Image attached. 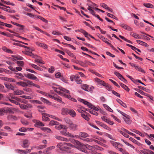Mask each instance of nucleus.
Instances as JSON below:
<instances>
[{
    "mask_svg": "<svg viewBox=\"0 0 154 154\" xmlns=\"http://www.w3.org/2000/svg\"><path fill=\"white\" fill-rule=\"evenodd\" d=\"M59 89L62 91L66 93L62 92L61 91H58L57 90H55L57 92L59 93V94L63 97H66L69 99L71 100L72 101H75L76 100L75 99L71 97L69 94V91L68 90L62 87H59Z\"/></svg>",
    "mask_w": 154,
    "mask_h": 154,
    "instance_id": "f257e3e1",
    "label": "nucleus"
},
{
    "mask_svg": "<svg viewBox=\"0 0 154 154\" xmlns=\"http://www.w3.org/2000/svg\"><path fill=\"white\" fill-rule=\"evenodd\" d=\"M72 146V145L70 143L64 142L58 143L57 147L61 150L66 151V150H69Z\"/></svg>",
    "mask_w": 154,
    "mask_h": 154,
    "instance_id": "f03ea898",
    "label": "nucleus"
},
{
    "mask_svg": "<svg viewBox=\"0 0 154 154\" xmlns=\"http://www.w3.org/2000/svg\"><path fill=\"white\" fill-rule=\"evenodd\" d=\"M60 133L62 135H64L65 136L72 138H74L75 137L77 136V135H74L72 134L67 131H60Z\"/></svg>",
    "mask_w": 154,
    "mask_h": 154,
    "instance_id": "7ed1b4c3",
    "label": "nucleus"
},
{
    "mask_svg": "<svg viewBox=\"0 0 154 154\" xmlns=\"http://www.w3.org/2000/svg\"><path fill=\"white\" fill-rule=\"evenodd\" d=\"M23 75L29 79L35 80H37V77L32 74L27 73H24Z\"/></svg>",
    "mask_w": 154,
    "mask_h": 154,
    "instance_id": "20e7f679",
    "label": "nucleus"
},
{
    "mask_svg": "<svg viewBox=\"0 0 154 154\" xmlns=\"http://www.w3.org/2000/svg\"><path fill=\"white\" fill-rule=\"evenodd\" d=\"M69 129L73 131H76L78 129V125L76 124H74L72 122L69 125Z\"/></svg>",
    "mask_w": 154,
    "mask_h": 154,
    "instance_id": "39448f33",
    "label": "nucleus"
},
{
    "mask_svg": "<svg viewBox=\"0 0 154 154\" xmlns=\"http://www.w3.org/2000/svg\"><path fill=\"white\" fill-rule=\"evenodd\" d=\"M3 111V113H9L10 114H13L14 113V112L13 110H14V109H11L10 108L6 107L5 108H2Z\"/></svg>",
    "mask_w": 154,
    "mask_h": 154,
    "instance_id": "423d86ee",
    "label": "nucleus"
},
{
    "mask_svg": "<svg viewBox=\"0 0 154 154\" xmlns=\"http://www.w3.org/2000/svg\"><path fill=\"white\" fill-rule=\"evenodd\" d=\"M101 38L104 42L109 45L111 47L114 49V50L116 51H118L114 48L113 46L109 42V40L107 38H105L103 36H101Z\"/></svg>",
    "mask_w": 154,
    "mask_h": 154,
    "instance_id": "0eeeda50",
    "label": "nucleus"
},
{
    "mask_svg": "<svg viewBox=\"0 0 154 154\" xmlns=\"http://www.w3.org/2000/svg\"><path fill=\"white\" fill-rule=\"evenodd\" d=\"M56 139L62 141L68 142L69 140L68 139L59 135H55L54 136Z\"/></svg>",
    "mask_w": 154,
    "mask_h": 154,
    "instance_id": "6e6552de",
    "label": "nucleus"
},
{
    "mask_svg": "<svg viewBox=\"0 0 154 154\" xmlns=\"http://www.w3.org/2000/svg\"><path fill=\"white\" fill-rule=\"evenodd\" d=\"M33 121L35 123V126L37 127H40L41 126H44V125L42 122L38 120H34Z\"/></svg>",
    "mask_w": 154,
    "mask_h": 154,
    "instance_id": "1a4fd4ad",
    "label": "nucleus"
},
{
    "mask_svg": "<svg viewBox=\"0 0 154 154\" xmlns=\"http://www.w3.org/2000/svg\"><path fill=\"white\" fill-rule=\"evenodd\" d=\"M30 143L29 141L27 139L24 140L23 142V144L22 146L25 148H27L29 146Z\"/></svg>",
    "mask_w": 154,
    "mask_h": 154,
    "instance_id": "9d476101",
    "label": "nucleus"
},
{
    "mask_svg": "<svg viewBox=\"0 0 154 154\" xmlns=\"http://www.w3.org/2000/svg\"><path fill=\"white\" fill-rule=\"evenodd\" d=\"M120 26L124 29H126L129 31H132L133 30L132 28L126 24L123 23L121 24L120 25Z\"/></svg>",
    "mask_w": 154,
    "mask_h": 154,
    "instance_id": "9b49d317",
    "label": "nucleus"
},
{
    "mask_svg": "<svg viewBox=\"0 0 154 154\" xmlns=\"http://www.w3.org/2000/svg\"><path fill=\"white\" fill-rule=\"evenodd\" d=\"M55 148L54 146H52L48 148L45 150L43 152L44 154H50V152L49 151L50 150H51Z\"/></svg>",
    "mask_w": 154,
    "mask_h": 154,
    "instance_id": "f8f14e48",
    "label": "nucleus"
},
{
    "mask_svg": "<svg viewBox=\"0 0 154 154\" xmlns=\"http://www.w3.org/2000/svg\"><path fill=\"white\" fill-rule=\"evenodd\" d=\"M89 137V135L86 133L84 132H80L79 133V137L80 139L84 137Z\"/></svg>",
    "mask_w": 154,
    "mask_h": 154,
    "instance_id": "ddd939ff",
    "label": "nucleus"
},
{
    "mask_svg": "<svg viewBox=\"0 0 154 154\" xmlns=\"http://www.w3.org/2000/svg\"><path fill=\"white\" fill-rule=\"evenodd\" d=\"M25 87L28 86L31 87L32 86L33 83L32 82L28 80H25Z\"/></svg>",
    "mask_w": 154,
    "mask_h": 154,
    "instance_id": "4468645a",
    "label": "nucleus"
},
{
    "mask_svg": "<svg viewBox=\"0 0 154 154\" xmlns=\"http://www.w3.org/2000/svg\"><path fill=\"white\" fill-rule=\"evenodd\" d=\"M69 109L67 108H62L61 114L63 115H66L68 114Z\"/></svg>",
    "mask_w": 154,
    "mask_h": 154,
    "instance_id": "2eb2a0df",
    "label": "nucleus"
},
{
    "mask_svg": "<svg viewBox=\"0 0 154 154\" xmlns=\"http://www.w3.org/2000/svg\"><path fill=\"white\" fill-rule=\"evenodd\" d=\"M68 114L73 118L75 117L76 115V112L72 109H69Z\"/></svg>",
    "mask_w": 154,
    "mask_h": 154,
    "instance_id": "dca6fc26",
    "label": "nucleus"
},
{
    "mask_svg": "<svg viewBox=\"0 0 154 154\" xmlns=\"http://www.w3.org/2000/svg\"><path fill=\"white\" fill-rule=\"evenodd\" d=\"M2 50L5 52L8 53L12 54L13 53V52L10 49L8 48L5 46L3 47L2 48Z\"/></svg>",
    "mask_w": 154,
    "mask_h": 154,
    "instance_id": "f3484780",
    "label": "nucleus"
},
{
    "mask_svg": "<svg viewBox=\"0 0 154 154\" xmlns=\"http://www.w3.org/2000/svg\"><path fill=\"white\" fill-rule=\"evenodd\" d=\"M33 51V50L32 49H29L27 51H24L23 52L26 55L32 56L33 55V54L32 53V51Z\"/></svg>",
    "mask_w": 154,
    "mask_h": 154,
    "instance_id": "a211bd4d",
    "label": "nucleus"
},
{
    "mask_svg": "<svg viewBox=\"0 0 154 154\" xmlns=\"http://www.w3.org/2000/svg\"><path fill=\"white\" fill-rule=\"evenodd\" d=\"M5 87L8 89L13 90L14 89V87L11 84L9 83H5Z\"/></svg>",
    "mask_w": 154,
    "mask_h": 154,
    "instance_id": "6ab92c4d",
    "label": "nucleus"
},
{
    "mask_svg": "<svg viewBox=\"0 0 154 154\" xmlns=\"http://www.w3.org/2000/svg\"><path fill=\"white\" fill-rule=\"evenodd\" d=\"M130 35L135 38H140L139 35L135 33L131 32L130 33Z\"/></svg>",
    "mask_w": 154,
    "mask_h": 154,
    "instance_id": "aec40b11",
    "label": "nucleus"
},
{
    "mask_svg": "<svg viewBox=\"0 0 154 154\" xmlns=\"http://www.w3.org/2000/svg\"><path fill=\"white\" fill-rule=\"evenodd\" d=\"M0 26H5L6 27L8 28H11L12 26L11 24H8L6 23H5L3 22H0Z\"/></svg>",
    "mask_w": 154,
    "mask_h": 154,
    "instance_id": "412c9836",
    "label": "nucleus"
},
{
    "mask_svg": "<svg viewBox=\"0 0 154 154\" xmlns=\"http://www.w3.org/2000/svg\"><path fill=\"white\" fill-rule=\"evenodd\" d=\"M136 42L139 44L144 46L148 47L149 46L148 45H147L146 43L144 42L141 41L137 40Z\"/></svg>",
    "mask_w": 154,
    "mask_h": 154,
    "instance_id": "4be33fe9",
    "label": "nucleus"
},
{
    "mask_svg": "<svg viewBox=\"0 0 154 154\" xmlns=\"http://www.w3.org/2000/svg\"><path fill=\"white\" fill-rule=\"evenodd\" d=\"M100 126H101V127H103V128H104L110 131L111 130V129L110 128H109V127H108L106 125L103 123L102 122H101V123L100 124Z\"/></svg>",
    "mask_w": 154,
    "mask_h": 154,
    "instance_id": "5701e85b",
    "label": "nucleus"
},
{
    "mask_svg": "<svg viewBox=\"0 0 154 154\" xmlns=\"http://www.w3.org/2000/svg\"><path fill=\"white\" fill-rule=\"evenodd\" d=\"M64 121L66 123L68 124L69 125L73 122L70 119L67 118H64Z\"/></svg>",
    "mask_w": 154,
    "mask_h": 154,
    "instance_id": "b1692460",
    "label": "nucleus"
},
{
    "mask_svg": "<svg viewBox=\"0 0 154 154\" xmlns=\"http://www.w3.org/2000/svg\"><path fill=\"white\" fill-rule=\"evenodd\" d=\"M24 92L23 91L17 90L14 91V94L15 95H20L23 94Z\"/></svg>",
    "mask_w": 154,
    "mask_h": 154,
    "instance_id": "393cba45",
    "label": "nucleus"
},
{
    "mask_svg": "<svg viewBox=\"0 0 154 154\" xmlns=\"http://www.w3.org/2000/svg\"><path fill=\"white\" fill-rule=\"evenodd\" d=\"M130 130L132 132H135L136 133L139 134L141 136L143 137L144 136V135L142 133L134 129H130Z\"/></svg>",
    "mask_w": 154,
    "mask_h": 154,
    "instance_id": "a878e982",
    "label": "nucleus"
},
{
    "mask_svg": "<svg viewBox=\"0 0 154 154\" xmlns=\"http://www.w3.org/2000/svg\"><path fill=\"white\" fill-rule=\"evenodd\" d=\"M3 79L4 80L8 82H15V80L14 79L12 78H10L7 77H4L3 78Z\"/></svg>",
    "mask_w": 154,
    "mask_h": 154,
    "instance_id": "bb28decb",
    "label": "nucleus"
},
{
    "mask_svg": "<svg viewBox=\"0 0 154 154\" xmlns=\"http://www.w3.org/2000/svg\"><path fill=\"white\" fill-rule=\"evenodd\" d=\"M79 148L81 151L85 152L87 147L85 145L82 144V145L79 146Z\"/></svg>",
    "mask_w": 154,
    "mask_h": 154,
    "instance_id": "cd10ccee",
    "label": "nucleus"
},
{
    "mask_svg": "<svg viewBox=\"0 0 154 154\" xmlns=\"http://www.w3.org/2000/svg\"><path fill=\"white\" fill-rule=\"evenodd\" d=\"M82 88L86 91H89V90L88 85L86 84L83 85L82 86Z\"/></svg>",
    "mask_w": 154,
    "mask_h": 154,
    "instance_id": "c85d7f7f",
    "label": "nucleus"
},
{
    "mask_svg": "<svg viewBox=\"0 0 154 154\" xmlns=\"http://www.w3.org/2000/svg\"><path fill=\"white\" fill-rule=\"evenodd\" d=\"M54 100L57 101V102L62 103H64L61 100V98L59 97L54 96Z\"/></svg>",
    "mask_w": 154,
    "mask_h": 154,
    "instance_id": "c756f323",
    "label": "nucleus"
},
{
    "mask_svg": "<svg viewBox=\"0 0 154 154\" xmlns=\"http://www.w3.org/2000/svg\"><path fill=\"white\" fill-rule=\"evenodd\" d=\"M94 80H95V81L96 82H97V83L100 84L102 85H103V84H105V82L100 80L98 78H95L94 79Z\"/></svg>",
    "mask_w": 154,
    "mask_h": 154,
    "instance_id": "7c9ffc66",
    "label": "nucleus"
},
{
    "mask_svg": "<svg viewBox=\"0 0 154 154\" xmlns=\"http://www.w3.org/2000/svg\"><path fill=\"white\" fill-rule=\"evenodd\" d=\"M30 65L33 68L40 71H42V69L41 68L39 67L36 65L34 64H30Z\"/></svg>",
    "mask_w": 154,
    "mask_h": 154,
    "instance_id": "2f4dec72",
    "label": "nucleus"
},
{
    "mask_svg": "<svg viewBox=\"0 0 154 154\" xmlns=\"http://www.w3.org/2000/svg\"><path fill=\"white\" fill-rule=\"evenodd\" d=\"M143 5L146 8H153L154 7L153 5L150 3H144Z\"/></svg>",
    "mask_w": 154,
    "mask_h": 154,
    "instance_id": "473e14b6",
    "label": "nucleus"
},
{
    "mask_svg": "<svg viewBox=\"0 0 154 154\" xmlns=\"http://www.w3.org/2000/svg\"><path fill=\"white\" fill-rule=\"evenodd\" d=\"M103 85L105 86L106 88L108 91H110L112 89L111 86L108 84H106L105 82V84H103Z\"/></svg>",
    "mask_w": 154,
    "mask_h": 154,
    "instance_id": "72a5a7b5",
    "label": "nucleus"
},
{
    "mask_svg": "<svg viewBox=\"0 0 154 154\" xmlns=\"http://www.w3.org/2000/svg\"><path fill=\"white\" fill-rule=\"evenodd\" d=\"M120 85L124 89L127 91H129V89L128 88V87L125 85L121 83H120Z\"/></svg>",
    "mask_w": 154,
    "mask_h": 154,
    "instance_id": "f704fd0d",
    "label": "nucleus"
},
{
    "mask_svg": "<svg viewBox=\"0 0 154 154\" xmlns=\"http://www.w3.org/2000/svg\"><path fill=\"white\" fill-rule=\"evenodd\" d=\"M117 100L118 102V103H119L120 104L122 105L123 107L125 108L127 107V106L126 104L123 103L121 100L119 99H117Z\"/></svg>",
    "mask_w": 154,
    "mask_h": 154,
    "instance_id": "c9c22d12",
    "label": "nucleus"
},
{
    "mask_svg": "<svg viewBox=\"0 0 154 154\" xmlns=\"http://www.w3.org/2000/svg\"><path fill=\"white\" fill-rule=\"evenodd\" d=\"M103 106L107 110H108V111L110 112H112L113 111L106 104H103Z\"/></svg>",
    "mask_w": 154,
    "mask_h": 154,
    "instance_id": "e433bc0d",
    "label": "nucleus"
},
{
    "mask_svg": "<svg viewBox=\"0 0 154 154\" xmlns=\"http://www.w3.org/2000/svg\"><path fill=\"white\" fill-rule=\"evenodd\" d=\"M16 84L23 87H25V82H19L16 83Z\"/></svg>",
    "mask_w": 154,
    "mask_h": 154,
    "instance_id": "4c0bfd02",
    "label": "nucleus"
},
{
    "mask_svg": "<svg viewBox=\"0 0 154 154\" xmlns=\"http://www.w3.org/2000/svg\"><path fill=\"white\" fill-rule=\"evenodd\" d=\"M100 6L108 10H110V8L108 7V6L105 3H102L101 4Z\"/></svg>",
    "mask_w": 154,
    "mask_h": 154,
    "instance_id": "58836bf2",
    "label": "nucleus"
},
{
    "mask_svg": "<svg viewBox=\"0 0 154 154\" xmlns=\"http://www.w3.org/2000/svg\"><path fill=\"white\" fill-rule=\"evenodd\" d=\"M110 143L113 146L115 147H117V148H118V146L119 144H120L119 143H117L113 141H110Z\"/></svg>",
    "mask_w": 154,
    "mask_h": 154,
    "instance_id": "ea45409f",
    "label": "nucleus"
},
{
    "mask_svg": "<svg viewBox=\"0 0 154 154\" xmlns=\"http://www.w3.org/2000/svg\"><path fill=\"white\" fill-rule=\"evenodd\" d=\"M81 116L85 120L87 121H89V118L87 115H85L84 114H81Z\"/></svg>",
    "mask_w": 154,
    "mask_h": 154,
    "instance_id": "a19ab883",
    "label": "nucleus"
},
{
    "mask_svg": "<svg viewBox=\"0 0 154 154\" xmlns=\"http://www.w3.org/2000/svg\"><path fill=\"white\" fill-rule=\"evenodd\" d=\"M150 150L148 149H143L141 150V152L144 154H149V151Z\"/></svg>",
    "mask_w": 154,
    "mask_h": 154,
    "instance_id": "79ce46f5",
    "label": "nucleus"
},
{
    "mask_svg": "<svg viewBox=\"0 0 154 154\" xmlns=\"http://www.w3.org/2000/svg\"><path fill=\"white\" fill-rule=\"evenodd\" d=\"M106 14H107V15L108 16H109V17H110L112 18L115 19L116 20H118L117 18L112 14H110L108 13H107Z\"/></svg>",
    "mask_w": 154,
    "mask_h": 154,
    "instance_id": "37998d69",
    "label": "nucleus"
},
{
    "mask_svg": "<svg viewBox=\"0 0 154 154\" xmlns=\"http://www.w3.org/2000/svg\"><path fill=\"white\" fill-rule=\"evenodd\" d=\"M17 65L20 66H23L24 65V62L23 61H17L16 62Z\"/></svg>",
    "mask_w": 154,
    "mask_h": 154,
    "instance_id": "c03bdc74",
    "label": "nucleus"
},
{
    "mask_svg": "<svg viewBox=\"0 0 154 154\" xmlns=\"http://www.w3.org/2000/svg\"><path fill=\"white\" fill-rule=\"evenodd\" d=\"M58 122L55 121H51L49 123V125H57Z\"/></svg>",
    "mask_w": 154,
    "mask_h": 154,
    "instance_id": "a18cd8bd",
    "label": "nucleus"
},
{
    "mask_svg": "<svg viewBox=\"0 0 154 154\" xmlns=\"http://www.w3.org/2000/svg\"><path fill=\"white\" fill-rule=\"evenodd\" d=\"M88 111L90 113H91L93 114L94 115H95V116H97L98 115V113L97 112H96L95 111H94L92 110H91L90 109H89V110H88Z\"/></svg>",
    "mask_w": 154,
    "mask_h": 154,
    "instance_id": "49530a36",
    "label": "nucleus"
},
{
    "mask_svg": "<svg viewBox=\"0 0 154 154\" xmlns=\"http://www.w3.org/2000/svg\"><path fill=\"white\" fill-rule=\"evenodd\" d=\"M42 120L44 121H50V119L48 117H46L45 116L43 115H42Z\"/></svg>",
    "mask_w": 154,
    "mask_h": 154,
    "instance_id": "de8ad7c7",
    "label": "nucleus"
},
{
    "mask_svg": "<svg viewBox=\"0 0 154 154\" xmlns=\"http://www.w3.org/2000/svg\"><path fill=\"white\" fill-rule=\"evenodd\" d=\"M13 24L14 25H15L17 26H19L20 27V29H23V28H24V26H23V25H20V24H19L18 23H14H14H13Z\"/></svg>",
    "mask_w": 154,
    "mask_h": 154,
    "instance_id": "09e8293b",
    "label": "nucleus"
},
{
    "mask_svg": "<svg viewBox=\"0 0 154 154\" xmlns=\"http://www.w3.org/2000/svg\"><path fill=\"white\" fill-rule=\"evenodd\" d=\"M89 108H91V109H93L94 110L96 111H98L99 110V109L97 108L94 106L92 104L91 105V106H89Z\"/></svg>",
    "mask_w": 154,
    "mask_h": 154,
    "instance_id": "8fccbe9b",
    "label": "nucleus"
},
{
    "mask_svg": "<svg viewBox=\"0 0 154 154\" xmlns=\"http://www.w3.org/2000/svg\"><path fill=\"white\" fill-rule=\"evenodd\" d=\"M40 47H42L44 49H47L48 48V46L46 44L42 43Z\"/></svg>",
    "mask_w": 154,
    "mask_h": 154,
    "instance_id": "3c124183",
    "label": "nucleus"
},
{
    "mask_svg": "<svg viewBox=\"0 0 154 154\" xmlns=\"http://www.w3.org/2000/svg\"><path fill=\"white\" fill-rule=\"evenodd\" d=\"M37 17L38 18L40 19V20H41L42 21L45 22V23H47L48 22V21L47 20H46L44 18L42 17H41L40 16H37Z\"/></svg>",
    "mask_w": 154,
    "mask_h": 154,
    "instance_id": "603ef678",
    "label": "nucleus"
},
{
    "mask_svg": "<svg viewBox=\"0 0 154 154\" xmlns=\"http://www.w3.org/2000/svg\"><path fill=\"white\" fill-rule=\"evenodd\" d=\"M20 106V107L23 109H26V105L22 104H20L19 103V104Z\"/></svg>",
    "mask_w": 154,
    "mask_h": 154,
    "instance_id": "864d4df0",
    "label": "nucleus"
},
{
    "mask_svg": "<svg viewBox=\"0 0 154 154\" xmlns=\"http://www.w3.org/2000/svg\"><path fill=\"white\" fill-rule=\"evenodd\" d=\"M112 92L113 94L116 96L118 97H120V94L114 91V90H112Z\"/></svg>",
    "mask_w": 154,
    "mask_h": 154,
    "instance_id": "5fc2aeb1",
    "label": "nucleus"
},
{
    "mask_svg": "<svg viewBox=\"0 0 154 154\" xmlns=\"http://www.w3.org/2000/svg\"><path fill=\"white\" fill-rule=\"evenodd\" d=\"M114 73L118 77L119 79L120 77H122V75L119 72H116L115 71L114 72Z\"/></svg>",
    "mask_w": 154,
    "mask_h": 154,
    "instance_id": "6e6d98bb",
    "label": "nucleus"
},
{
    "mask_svg": "<svg viewBox=\"0 0 154 154\" xmlns=\"http://www.w3.org/2000/svg\"><path fill=\"white\" fill-rule=\"evenodd\" d=\"M135 69H136L138 70L139 71H140L141 72H143L144 71L140 67L136 66L135 68Z\"/></svg>",
    "mask_w": 154,
    "mask_h": 154,
    "instance_id": "4d7b16f0",
    "label": "nucleus"
},
{
    "mask_svg": "<svg viewBox=\"0 0 154 154\" xmlns=\"http://www.w3.org/2000/svg\"><path fill=\"white\" fill-rule=\"evenodd\" d=\"M21 123L24 125H28V122L24 120H22L21 121Z\"/></svg>",
    "mask_w": 154,
    "mask_h": 154,
    "instance_id": "13d9d810",
    "label": "nucleus"
},
{
    "mask_svg": "<svg viewBox=\"0 0 154 154\" xmlns=\"http://www.w3.org/2000/svg\"><path fill=\"white\" fill-rule=\"evenodd\" d=\"M54 71V68L53 66H51V68L48 69L49 72L50 73H53Z\"/></svg>",
    "mask_w": 154,
    "mask_h": 154,
    "instance_id": "bf43d9fd",
    "label": "nucleus"
},
{
    "mask_svg": "<svg viewBox=\"0 0 154 154\" xmlns=\"http://www.w3.org/2000/svg\"><path fill=\"white\" fill-rule=\"evenodd\" d=\"M126 45L127 46L130 47L132 50L135 51L136 50L137 48H136L135 47L131 45L128 44H126Z\"/></svg>",
    "mask_w": 154,
    "mask_h": 154,
    "instance_id": "052dcab7",
    "label": "nucleus"
},
{
    "mask_svg": "<svg viewBox=\"0 0 154 154\" xmlns=\"http://www.w3.org/2000/svg\"><path fill=\"white\" fill-rule=\"evenodd\" d=\"M83 103L84 104L87 105L89 108V106H91V103H90L89 102L85 100H84Z\"/></svg>",
    "mask_w": 154,
    "mask_h": 154,
    "instance_id": "680f3d73",
    "label": "nucleus"
},
{
    "mask_svg": "<svg viewBox=\"0 0 154 154\" xmlns=\"http://www.w3.org/2000/svg\"><path fill=\"white\" fill-rule=\"evenodd\" d=\"M76 63L83 66L85 65L84 63L81 61H77Z\"/></svg>",
    "mask_w": 154,
    "mask_h": 154,
    "instance_id": "e2e57ef3",
    "label": "nucleus"
},
{
    "mask_svg": "<svg viewBox=\"0 0 154 154\" xmlns=\"http://www.w3.org/2000/svg\"><path fill=\"white\" fill-rule=\"evenodd\" d=\"M33 27L35 29L40 32H41L42 33H44V31H42V30L41 29H39L38 27H37V26H33Z\"/></svg>",
    "mask_w": 154,
    "mask_h": 154,
    "instance_id": "0e129e2a",
    "label": "nucleus"
},
{
    "mask_svg": "<svg viewBox=\"0 0 154 154\" xmlns=\"http://www.w3.org/2000/svg\"><path fill=\"white\" fill-rule=\"evenodd\" d=\"M82 140L85 141L86 142H91V140L89 138H87L86 137H84L83 138H82L81 139Z\"/></svg>",
    "mask_w": 154,
    "mask_h": 154,
    "instance_id": "69168bd1",
    "label": "nucleus"
},
{
    "mask_svg": "<svg viewBox=\"0 0 154 154\" xmlns=\"http://www.w3.org/2000/svg\"><path fill=\"white\" fill-rule=\"evenodd\" d=\"M101 118L104 121L107 123L109 119H107L105 116H102L101 117Z\"/></svg>",
    "mask_w": 154,
    "mask_h": 154,
    "instance_id": "338daca9",
    "label": "nucleus"
},
{
    "mask_svg": "<svg viewBox=\"0 0 154 154\" xmlns=\"http://www.w3.org/2000/svg\"><path fill=\"white\" fill-rule=\"evenodd\" d=\"M119 79L125 83H126L127 82V81L123 77L122 75L121 77L119 78Z\"/></svg>",
    "mask_w": 154,
    "mask_h": 154,
    "instance_id": "774afa93",
    "label": "nucleus"
}]
</instances>
